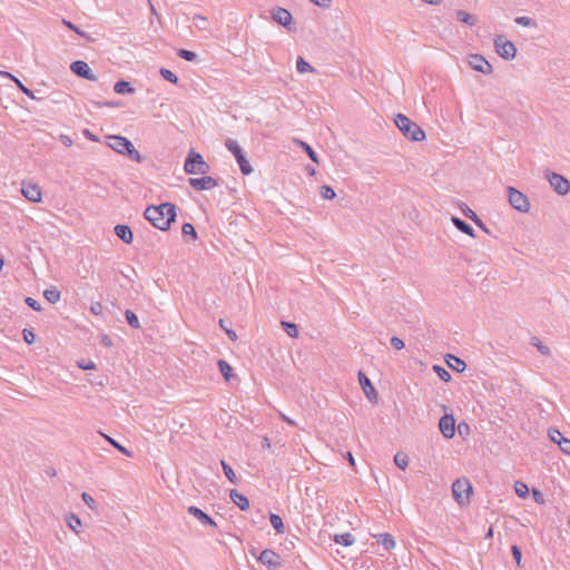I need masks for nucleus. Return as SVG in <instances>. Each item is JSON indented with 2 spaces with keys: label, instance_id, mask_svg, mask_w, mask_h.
Listing matches in <instances>:
<instances>
[{
  "label": "nucleus",
  "instance_id": "obj_1",
  "mask_svg": "<svg viewBox=\"0 0 570 570\" xmlns=\"http://www.w3.org/2000/svg\"><path fill=\"white\" fill-rule=\"evenodd\" d=\"M144 217L155 227L163 232L170 228L177 217L175 204L166 202L159 205H149L144 212Z\"/></svg>",
  "mask_w": 570,
  "mask_h": 570
},
{
  "label": "nucleus",
  "instance_id": "obj_2",
  "mask_svg": "<svg viewBox=\"0 0 570 570\" xmlns=\"http://www.w3.org/2000/svg\"><path fill=\"white\" fill-rule=\"evenodd\" d=\"M108 147H110L117 154L129 158L137 164H141L146 158L142 156L134 146V144L121 135H109L107 136Z\"/></svg>",
  "mask_w": 570,
  "mask_h": 570
},
{
  "label": "nucleus",
  "instance_id": "obj_3",
  "mask_svg": "<svg viewBox=\"0 0 570 570\" xmlns=\"http://www.w3.org/2000/svg\"><path fill=\"white\" fill-rule=\"evenodd\" d=\"M394 124L406 139L417 142L425 139L424 130L405 115L396 114Z\"/></svg>",
  "mask_w": 570,
  "mask_h": 570
},
{
  "label": "nucleus",
  "instance_id": "obj_4",
  "mask_svg": "<svg viewBox=\"0 0 570 570\" xmlns=\"http://www.w3.org/2000/svg\"><path fill=\"white\" fill-rule=\"evenodd\" d=\"M184 170L188 175H206L210 166L199 153L190 149L184 161Z\"/></svg>",
  "mask_w": 570,
  "mask_h": 570
},
{
  "label": "nucleus",
  "instance_id": "obj_5",
  "mask_svg": "<svg viewBox=\"0 0 570 570\" xmlns=\"http://www.w3.org/2000/svg\"><path fill=\"white\" fill-rule=\"evenodd\" d=\"M225 147L227 150L234 156L235 160L239 166V170L244 176H248L253 173V167L248 161L244 149L239 146V144L232 139L227 138L225 140Z\"/></svg>",
  "mask_w": 570,
  "mask_h": 570
},
{
  "label": "nucleus",
  "instance_id": "obj_6",
  "mask_svg": "<svg viewBox=\"0 0 570 570\" xmlns=\"http://www.w3.org/2000/svg\"><path fill=\"white\" fill-rule=\"evenodd\" d=\"M473 493V488L466 478L456 479L452 484V494L454 500L460 504L470 502V497Z\"/></svg>",
  "mask_w": 570,
  "mask_h": 570
},
{
  "label": "nucleus",
  "instance_id": "obj_7",
  "mask_svg": "<svg viewBox=\"0 0 570 570\" xmlns=\"http://www.w3.org/2000/svg\"><path fill=\"white\" fill-rule=\"evenodd\" d=\"M494 48L497 53L507 61H510L515 58V45L512 41L508 40L503 35L495 36Z\"/></svg>",
  "mask_w": 570,
  "mask_h": 570
},
{
  "label": "nucleus",
  "instance_id": "obj_8",
  "mask_svg": "<svg viewBox=\"0 0 570 570\" xmlns=\"http://www.w3.org/2000/svg\"><path fill=\"white\" fill-rule=\"evenodd\" d=\"M509 204L519 213H528L530 209V202L528 197L515 187L509 186L507 188Z\"/></svg>",
  "mask_w": 570,
  "mask_h": 570
},
{
  "label": "nucleus",
  "instance_id": "obj_9",
  "mask_svg": "<svg viewBox=\"0 0 570 570\" xmlns=\"http://www.w3.org/2000/svg\"><path fill=\"white\" fill-rule=\"evenodd\" d=\"M546 177L557 194L564 196L570 191V181L563 175L547 171Z\"/></svg>",
  "mask_w": 570,
  "mask_h": 570
},
{
  "label": "nucleus",
  "instance_id": "obj_10",
  "mask_svg": "<svg viewBox=\"0 0 570 570\" xmlns=\"http://www.w3.org/2000/svg\"><path fill=\"white\" fill-rule=\"evenodd\" d=\"M272 17L275 22L286 28L288 31L296 30L293 16L287 9L278 7L272 11Z\"/></svg>",
  "mask_w": 570,
  "mask_h": 570
},
{
  "label": "nucleus",
  "instance_id": "obj_11",
  "mask_svg": "<svg viewBox=\"0 0 570 570\" xmlns=\"http://www.w3.org/2000/svg\"><path fill=\"white\" fill-rule=\"evenodd\" d=\"M220 178L204 175L199 178H188V185L195 190H209L219 186Z\"/></svg>",
  "mask_w": 570,
  "mask_h": 570
},
{
  "label": "nucleus",
  "instance_id": "obj_12",
  "mask_svg": "<svg viewBox=\"0 0 570 570\" xmlns=\"http://www.w3.org/2000/svg\"><path fill=\"white\" fill-rule=\"evenodd\" d=\"M70 70L77 77L90 81L97 80L96 75L92 72L89 65L83 60H76L70 63Z\"/></svg>",
  "mask_w": 570,
  "mask_h": 570
},
{
  "label": "nucleus",
  "instance_id": "obj_13",
  "mask_svg": "<svg viewBox=\"0 0 570 570\" xmlns=\"http://www.w3.org/2000/svg\"><path fill=\"white\" fill-rule=\"evenodd\" d=\"M455 417L453 414H444L439 420V430L441 434L450 440L455 435Z\"/></svg>",
  "mask_w": 570,
  "mask_h": 570
},
{
  "label": "nucleus",
  "instance_id": "obj_14",
  "mask_svg": "<svg viewBox=\"0 0 570 570\" xmlns=\"http://www.w3.org/2000/svg\"><path fill=\"white\" fill-rule=\"evenodd\" d=\"M358 382L360 385L365 394V396L371 401L372 403L376 404L379 394L374 385L372 384L371 380L367 377V375L363 371H358Z\"/></svg>",
  "mask_w": 570,
  "mask_h": 570
},
{
  "label": "nucleus",
  "instance_id": "obj_15",
  "mask_svg": "<svg viewBox=\"0 0 570 570\" xmlns=\"http://www.w3.org/2000/svg\"><path fill=\"white\" fill-rule=\"evenodd\" d=\"M468 62L473 70L484 75H490L493 71L492 65L481 55H470Z\"/></svg>",
  "mask_w": 570,
  "mask_h": 570
},
{
  "label": "nucleus",
  "instance_id": "obj_16",
  "mask_svg": "<svg viewBox=\"0 0 570 570\" xmlns=\"http://www.w3.org/2000/svg\"><path fill=\"white\" fill-rule=\"evenodd\" d=\"M257 560L266 566L269 570H274L281 567V557L271 549H265L257 557Z\"/></svg>",
  "mask_w": 570,
  "mask_h": 570
},
{
  "label": "nucleus",
  "instance_id": "obj_17",
  "mask_svg": "<svg viewBox=\"0 0 570 570\" xmlns=\"http://www.w3.org/2000/svg\"><path fill=\"white\" fill-rule=\"evenodd\" d=\"M548 435L552 442L558 443L564 454H570V439L564 438L557 428H550Z\"/></svg>",
  "mask_w": 570,
  "mask_h": 570
},
{
  "label": "nucleus",
  "instance_id": "obj_18",
  "mask_svg": "<svg viewBox=\"0 0 570 570\" xmlns=\"http://www.w3.org/2000/svg\"><path fill=\"white\" fill-rule=\"evenodd\" d=\"M22 195L32 203H38L42 198L41 188L37 184L22 181Z\"/></svg>",
  "mask_w": 570,
  "mask_h": 570
},
{
  "label": "nucleus",
  "instance_id": "obj_19",
  "mask_svg": "<svg viewBox=\"0 0 570 570\" xmlns=\"http://www.w3.org/2000/svg\"><path fill=\"white\" fill-rule=\"evenodd\" d=\"M187 511L190 515H193L195 519H197L204 525H209L213 528L217 527L214 519L209 514H207L205 511H203L200 508L190 505Z\"/></svg>",
  "mask_w": 570,
  "mask_h": 570
},
{
  "label": "nucleus",
  "instance_id": "obj_20",
  "mask_svg": "<svg viewBox=\"0 0 570 570\" xmlns=\"http://www.w3.org/2000/svg\"><path fill=\"white\" fill-rule=\"evenodd\" d=\"M116 236L121 239L125 244L130 245L134 240V233L129 225L117 224L114 227Z\"/></svg>",
  "mask_w": 570,
  "mask_h": 570
},
{
  "label": "nucleus",
  "instance_id": "obj_21",
  "mask_svg": "<svg viewBox=\"0 0 570 570\" xmlns=\"http://www.w3.org/2000/svg\"><path fill=\"white\" fill-rule=\"evenodd\" d=\"M229 498L233 503L236 504L242 511L249 509L248 498L245 494L238 492L236 489H232L229 491Z\"/></svg>",
  "mask_w": 570,
  "mask_h": 570
},
{
  "label": "nucleus",
  "instance_id": "obj_22",
  "mask_svg": "<svg viewBox=\"0 0 570 570\" xmlns=\"http://www.w3.org/2000/svg\"><path fill=\"white\" fill-rule=\"evenodd\" d=\"M444 358L446 365L456 373L463 372L466 367L465 362L459 356H455L453 354H446Z\"/></svg>",
  "mask_w": 570,
  "mask_h": 570
},
{
  "label": "nucleus",
  "instance_id": "obj_23",
  "mask_svg": "<svg viewBox=\"0 0 570 570\" xmlns=\"http://www.w3.org/2000/svg\"><path fill=\"white\" fill-rule=\"evenodd\" d=\"M451 222L461 233L469 235L471 237H475L474 229L472 228V226L462 218L452 216Z\"/></svg>",
  "mask_w": 570,
  "mask_h": 570
},
{
  "label": "nucleus",
  "instance_id": "obj_24",
  "mask_svg": "<svg viewBox=\"0 0 570 570\" xmlns=\"http://www.w3.org/2000/svg\"><path fill=\"white\" fill-rule=\"evenodd\" d=\"M114 91L118 95H131L135 92V88L129 81L119 79L114 85Z\"/></svg>",
  "mask_w": 570,
  "mask_h": 570
},
{
  "label": "nucleus",
  "instance_id": "obj_25",
  "mask_svg": "<svg viewBox=\"0 0 570 570\" xmlns=\"http://www.w3.org/2000/svg\"><path fill=\"white\" fill-rule=\"evenodd\" d=\"M294 141L296 142L297 146H299L306 153L308 158L314 164H320V159H318L316 151L307 142L299 140V139H295Z\"/></svg>",
  "mask_w": 570,
  "mask_h": 570
},
{
  "label": "nucleus",
  "instance_id": "obj_26",
  "mask_svg": "<svg viewBox=\"0 0 570 570\" xmlns=\"http://www.w3.org/2000/svg\"><path fill=\"white\" fill-rule=\"evenodd\" d=\"M217 366L223 377L228 382L233 377V367L225 360H218Z\"/></svg>",
  "mask_w": 570,
  "mask_h": 570
},
{
  "label": "nucleus",
  "instance_id": "obj_27",
  "mask_svg": "<svg viewBox=\"0 0 570 570\" xmlns=\"http://www.w3.org/2000/svg\"><path fill=\"white\" fill-rule=\"evenodd\" d=\"M65 521L67 523V527L78 533V528L81 527V520L78 515L73 514V513H69V514H66L65 515Z\"/></svg>",
  "mask_w": 570,
  "mask_h": 570
},
{
  "label": "nucleus",
  "instance_id": "obj_28",
  "mask_svg": "<svg viewBox=\"0 0 570 570\" xmlns=\"http://www.w3.org/2000/svg\"><path fill=\"white\" fill-rule=\"evenodd\" d=\"M456 19L468 26H474L476 23L475 16L464 11V10H458L455 12Z\"/></svg>",
  "mask_w": 570,
  "mask_h": 570
},
{
  "label": "nucleus",
  "instance_id": "obj_29",
  "mask_svg": "<svg viewBox=\"0 0 570 570\" xmlns=\"http://www.w3.org/2000/svg\"><path fill=\"white\" fill-rule=\"evenodd\" d=\"M269 521L277 534L284 533V530H285L284 522H283V519L278 514L269 512Z\"/></svg>",
  "mask_w": 570,
  "mask_h": 570
},
{
  "label": "nucleus",
  "instance_id": "obj_30",
  "mask_svg": "<svg viewBox=\"0 0 570 570\" xmlns=\"http://www.w3.org/2000/svg\"><path fill=\"white\" fill-rule=\"evenodd\" d=\"M220 464H222L224 474L227 478V480L233 484H237L238 478H237L235 471L233 470V468L225 460H222Z\"/></svg>",
  "mask_w": 570,
  "mask_h": 570
},
{
  "label": "nucleus",
  "instance_id": "obj_31",
  "mask_svg": "<svg viewBox=\"0 0 570 570\" xmlns=\"http://www.w3.org/2000/svg\"><path fill=\"white\" fill-rule=\"evenodd\" d=\"M530 344L534 346L541 355L550 356V348L547 345H544L537 336L531 337Z\"/></svg>",
  "mask_w": 570,
  "mask_h": 570
},
{
  "label": "nucleus",
  "instance_id": "obj_32",
  "mask_svg": "<svg viewBox=\"0 0 570 570\" xmlns=\"http://www.w3.org/2000/svg\"><path fill=\"white\" fill-rule=\"evenodd\" d=\"M43 296L49 303H57L60 299V291L57 287H50L43 291Z\"/></svg>",
  "mask_w": 570,
  "mask_h": 570
},
{
  "label": "nucleus",
  "instance_id": "obj_33",
  "mask_svg": "<svg viewBox=\"0 0 570 570\" xmlns=\"http://www.w3.org/2000/svg\"><path fill=\"white\" fill-rule=\"evenodd\" d=\"M281 325L284 330V332L289 336V337H297L298 336V328H297V325L293 322H289V321H282L281 322Z\"/></svg>",
  "mask_w": 570,
  "mask_h": 570
},
{
  "label": "nucleus",
  "instance_id": "obj_34",
  "mask_svg": "<svg viewBox=\"0 0 570 570\" xmlns=\"http://www.w3.org/2000/svg\"><path fill=\"white\" fill-rule=\"evenodd\" d=\"M296 70L299 73L314 72L315 68L309 65L303 57L298 56L296 59Z\"/></svg>",
  "mask_w": 570,
  "mask_h": 570
},
{
  "label": "nucleus",
  "instance_id": "obj_35",
  "mask_svg": "<svg viewBox=\"0 0 570 570\" xmlns=\"http://www.w3.org/2000/svg\"><path fill=\"white\" fill-rule=\"evenodd\" d=\"M63 24L69 29V30H72L73 32H76L77 35H79L81 38L88 40V41H94V38L90 37L87 32L82 31L80 28H78L75 23H72L71 21L69 20H66L63 19L62 20Z\"/></svg>",
  "mask_w": 570,
  "mask_h": 570
},
{
  "label": "nucleus",
  "instance_id": "obj_36",
  "mask_svg": "<svg viewBox=\"0 0 570 570\" xmlns=\"http://www.w3.org/2000/svg\"><path fill=\"white\" fill-rule=\"evenodd\" d=\"M106 440L108 441V443L114 446L116 450H118L120 453H122L124 455L128 456V458H131L132 456V452L129 451L126 446H124L122 444H120L118 441H116L115 439L108 436V435H105Z\"/></svg>",
  "mask_w": 570,
  "mask_h": 570
},
{
  "label": "nucleus",
  "instance_id": "obj_37",
  "mask_svg": "<svg viewBox=\"0 0 570 570\" xmlns=\"http://www.w3.org/2000/svg\"><path fill=\"white\" fill-rule=\"evenodd\" d=\"M125 317L130 327L136 328V330L140 328L139 318L131 309L125 311Z\"/></svg>",
  "mask_w": 570,
  "mask_h": 570
},
{
  "label": "nucleus",
  "instance_id": "obj_38",
  "mask_svg": "<svg viewBox=\"0 0 570 570\" xmlns=\"http://www.w3.org/2000/svg\"><path fill=\"white\" fill-rule=\"evenodd\" d=\"M177 56L186 61L195 62L198 60V55L195 51L188 49L177 50Z\"/></svg>",
  "mask_w": 570,
  "mask_h": 570
},
{
  "label": "nucleus",
  "instance_id": "obj_39",
  "mask_svg": "<svg viewBox=\"0 0 570 570\" xmlns=\"http://www.w3.org/2000/svg\"><path fill=\"white\" fill-rule=\"evenodd\" d=\"M394 463L401 470H405L407 468V465H409V456H407V454L404 453V452H397L394 455Z\"/></svg>",
  "mask_w": 570,
  "mask_h": 570
},
{
  "label": "nucleus",
  "instance_id": "obj_40",
  "mask_svg": "<svg viewBox=\"0 0 570 570\" xmlns=\"http://www.w3.org/2000/svg\"><path fill=\"white\" fill-rule=\"evenodd\" d=\"M181 234L184 237L189 236L193 240L197 239V232L191 223H184L181 226Z\"/></svg>",
  "mask_w": 570,
  "mask_h": 570
},
{
  "label": "nucleus",
  "instance_id": "obj_41",
  "mask_svg": "<svg viewBox=\"0 0 570 570\" xmlns=\"http://www.w3.org/2000/svg\"><path fill=\"white\" fill-rule=\"evenodd\" d=\"M320 196L323 199L332 200L336 197L335 190L328 185H322L320 187Z\"/></svg>",
  "mask_w": 570,
  "mask_h": 570
},
{
  "label": "nucleus",
  "instance_id": "obj_42",
  "mask_svg": "<svg viewBox=\"0 0 570 570\" xmlns=\"http://www.w3.org/2000/svg\"><path fill=\"white\" fill-rule=\"evenodd\" d=\"M159 73L165 80L169 81L170 83L177 85L179 81L177 75L167 68H160Z\"/></svg>",
  "mask_w": 570,
  "mask_h": 570
},
{
  "label": "nucleus",
  "instance_id": "obj_43",
  "mask_svg": "<svg viewBox=\"0 0 570 570\" xmlns=\"http://www.w3.org/2000/svg\"><path fill=\"white\" fill-rule=\"evenodd\" d=\"M433 371L439 376V379L442 380L443 382L451 381V374L442 365H439V364L433 365Z\"/></svg>",
  "mask_w": 570,
  "mask_h": 570
},
{
  "label": "nucleus",
  "instance_id": "obj_44",
  "mask_svg": "<svg viewBox=\"0 0 570 570\" xmlns=\"http://www.w3.org/2000/svg\"><path fill=\"white\" fill-rule=\"evenodd\" d=\"M514 491L522 499H525L529 495V488L522 481H515Z\"/></svg>",
  "mask_w": 570,
  "mask_h": 570
},
{
  "label": "nucleus",
  "instance_id": "obj_45",
  "mask_svg": "<svg viewBox=\"0 0 570 570\" xmlns=\"http://www.w3.org/2000/svg\"><path fill=\"white\" fill-rule=\"evenodd\" d=\"M218 324H219L220 328L226 333V335L228 336V338L230 341H233V342L237 341L238 336H237L236 332L226 325V321L224 318H220Z\"/></svg>",
  "mask_w": 570,
  "mask_h": 570
},
{
  "label": "nucleus",
  "instance_id": "obj_46",
  "mask_svg": "<svg viewBox=\"0 0 570 570\" xmlns=\"http://www.w3.org/2000/svg\"><path fill=\"white\" fill-rule=\"evenodd\" d=\"M333 540L342 547H350L355 543V537H333Z\"/></svg>",
  "mask_w": 570,
  "mask_h": 570
},
{
  "label": "nucleus",
  "instance_id": "obj_47",
  "mask_svg": "<svg viewBox=\"0 0 570 570\" xmlns=\"http://www.w3.org/2000/svg\"><path fill=\"white\" fill-rule=\"evenodd\" d=\"M461 212L470 220H479V216L475 214V212L464 203L461 205Z\"/></svg>",
  "mask_w": 570,
  "mask_h": 570
},
{
  "label": "nucleus",
  "instance_id": "obj_48",
  "mask_svg": "<svg viewBox=\"0 0 570 570\" xmlns=\"http://www.w3.org/2000/svg\"><path fill=\"white\" fill-rule=\"evenodd\" d=\"M514 21L522 27H537L535 20H533L530 17H525V16L517 17Z\"/></svg>",
  "mask_w": 570,
  "mask_h": 570
},
{
  "label": "nucleus",
  "instance_id": "obj_49",
  "mask_svg": "<svg viewBox=\"0 0 570 570\" xmlns=\"http://www.w3.org/2000/svg\"><path fill=\"white\" fill-rule=\"evenodd\" d=\"M13 81L16 82L17 87L19 88V90L21 92H23L26 96H28L31 99H37V97L35 96V92L31 89H29L28 87H26L18 78H13Z\"/></svg>",
  "mask_w": 570,
  "mask_h": 570
},
{
  "label": "nucleus",
  "instance_id": "obj_50",
  "mask_svg": "<svg viewBox=\"0 0 570 570\" xmlns=\"http://www.w3.org/2000/svg\"><path fill=\"white\" fill-rule=\"evenodd\" d=\"M511 553H512V557H513L514 561L517 562V566L519 568H521V560H522L521 548L518 544H512L511 546Z\"/></svg>",
  "mask_w": 570,
  "mask_h": 570
},
{
  "label": "nucleus",
  "instance_id": "obj_51",
  "mask_svg": "<svg viewBox=\"0 0 570 570\" xmlns=\"http://www.w3.org/2000/svg\"><path fill=\"white\" fill-rule=\"evenodd\" d=\"M22 337L27 344L31 345L35 343L36 334L32 328H23Z\"/></svg>",
  "mask_w": 570,
  "mask_h": 570
},
{
  "label": "nucleus",
  "instance_id": "obj_52",
  "mask_svg": "<svg viewBox=\"0 0 570 570\" xmlns=\"http://www.w3.org/2000/svg\"><path fill=\"white\" fill-rule=\"evenodd\" d=\"M382 540H377L379 543H381L385 550H391L395 547L394 537H379Z\"/></svg>",
  "mask_w": 570,
  "mask_h": 570
},
{
  "label": "nucleus",
  "instance_id": "obj_53",
  "mask_svg": "<svg viewBox=\"0 0 570 570\" xmlns=\"http://www.w3.org/2000/svg\"><path fill=\"white\" fill-rule=\"evenodd\" d=\"M81 499L91 510L97 509V502L89 493L82 492Z\"/></svg>",
  "mask_w": 570,
  "mask_h": 570
},
{
  "label": "nucleus",
  "instance_id": "obj_54",
  "mask_svg": "<svg viewBox=\"0 0 570 570\" xmlns=\"http://www.w3.org/2000/svg\"><path fill=\"white\" fill-rule=\"evenodd\" d=\"M91 104L96 107H120L121 106V102L120 101H96V100H91Z\"/></svg>",
  "mask_w": 570,
  "mask_h": 570
},
{
  "label": "nucleus",
  "instance_id": "obj_55",
  "mask_svg": "<svg viewBox=\"0 0 570 570\" xmlns=\"http://www.w3.org/2000/svg\"><path fill=\"white\" fill-rule=\"evenodd\" d=\"M24 302L33 311H37V312L41 311V305H40V303L37 299H35V298H32L30 296H27L24 298Z\"/></svg>",
  "mask_w": 570,
  "mask_h": 570
},
{
  "label": "nucleus",
  "instance_id": "obj_56",
  "mask_svg": "<svg viewBox=\"0 0 570 570\" xmlns=\"http://www.w3.org/2000/svg\"><path fill=\"white\" fill-rule=\"evenodd\" d=\"M391 345L395 348V350H403L405 347V344L403 342V340H401L400 337L397 336H392L391 337Z\"/></svg>",
  "mask_w": 570,
  "mask_h": 570
},
{
  "label": "nucleus",
  "instance_id": "obj_57",
  "mask_svg": "<svg viewBox=\"0 0 570 570\" xmlns=\"http://www.w3.org/2000/svg\"><path fill=\"white\" fill-rule=\"evenodd\" d=\"M90 312L95 315H101L104 312V305L100 302L92 303Z\"/></svg>",
  "mask_w": 570,
  "mask_h": 570
},
{
  "label": "nucleus",
  "instance_id": "obj_58",
  "mask_svg": "<svg viewBox=\"0 0 570 570\" xmlns=\"http://www.w3.org/2000/svg\"><path fill=\"white\" fill-rule=\"evenodd\" d=\"M532 497H533V500L539 503V504H543L544 503V497L542 494V492L535 488L532 489Z\"/></svg>",
  "mask_w": 570,
  "mask_h": 570
},
{
  "label": "nucleus",
  "instance_id": "obj_59",
  "mask_svg": "<svg viewBox=\"0 0 570 570\" xmlns=\"http://www.w3.org/2000/svg\"><path fill=\"white\" fill-rule=\"evenodd\" d=\"M78 366L82 370H96V364L92 361H85L78 362Z\"/></svg>",
  "mask_w": 570,
  "mask_h": 570
},
{
  "label": "nucleus",
  "instance_id": "obj_60",
  "mask_svg": "<svg viewBox=\"0 0 570 570\" xmlns=\"http://www.w3.org/2000/svg\"><path fill=\"white\" fill-rule=\"evenodd\" d=\"M309 1L323 9H327L332 4V0H309Z\"/></svg>",
  "mask_w": 570,
  "mask_h": 570
},
{
  "label": "nucleus",
  "instance_id": "obj_61",
  "mask_svg": "<svg viewBox=\"0 0 570 570\" xmlns=\"http://www.w3.org/2000/svg\"><path fill=\"white\" fill-rule=\"evenodd\" d=\"M100 343L107 347H111L114 344L111 337L107 334L100 335Z\"/></svg>",
  "mask_w": 570,
  "mask_h": 570
},
{
  "label": "nucleus",
  "instance_id": "obj_62",
  "mask_svg": "<svg viewBox=\"0 0 570 570\" xmlns=\"http://www.w3.org/2000/svg\"><path fill=\"white\" fill-rule=\"evenodd\" d=\"M82 134H83V136H85L88 140H90V141H95V142H96V141H99L98 136H97V135H95L92 131H90V130H89V129H87V128H86V129H83Z\"/></svg>",
  "mask_w": 570,
  "mask_h": 570
},
{
  "label": "nucleus",
  "instance_id": "obj_63",
  "mask_svg": "<svg viewBox=\"0 0 570 570\" xmlns=\"http://www.w3.org/2000/svg\"><path fill=\"white\" fill-rule=\"evenodd\" d=\"M60 141L66 146V147H70L72 146L73 144V140L70 136L68 135H61L60 136Z\"/></svg>",
  "mask_w": 570,
  "mask_h": 570
},
{
  "label": "nucleus",
  "instance_id": "obj_64",
  "mask_svg": "<svg viewBox=\"0 0 570 570\" xmlns=\"http://www.w3.org/2000/svg\"><path fill=\"white\" fill-rule=\"evenodd\" d=\"M473 223L479 227L481 228L483 232H485L487 234H490V230L489 228L487 227V225L483 223V220L479 217V220H473Z\"/></svg>",
  "mask_w": 570,
  "mask_h": 570
}]
</instances>
